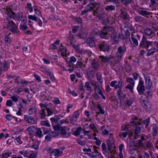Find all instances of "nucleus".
I'll return each mask as SVG.
<instances>
[{
	"mask_svg": "<svg viewBox=\"0 0 158 158\" xmlns=\"http://www.w3.org/2000/svg\"><path fill=\"white\" fill-rule=\"evenodd\" d=\"M89 4H88L86 6L90 8V10H92L94 8L98 7L100 5V3L99 1L95 2V0H89Z\"/></svg>",
	"mask_w": 158,
	"mask_h": 158,
	"instance_id": "obj_14",
	"label": "nucleus"
},
{
	"mask_svg": "<svg viewBox=\"0 0 158 158\" xmlns=\"http://www.w3.org/2000/svg\"><path fill=\"white\" fill-rule=\"evenodd\" d=\"M145 87L144 85L143 81L140 79L138 85L137 87V90L139 94L142 95L144 93Z\"/></svg>",
	"mask_w": 158,
	"mask_h": 158,
	"instance_id": "obj_13",
	"label": "nucleus"
},
{
	"mask_svg": "<svg viewBox=\"0 0 158 158\" xmlns=\"http://www.w3.org/2000/svg\"><path fill=\"white\" fill-rule=\"evenodd\" d=\"M19 97L18 96L11 95L10 98L13 101L16 103L18 101V98Z\"/></svg>",
	"mask_w": 158,
	"mask_h": 158,
	"instance_id": "obj_61",
	"label": "nucleus"
},
{
	"mask_svg": "<svg viewBox=\"0 0 158 158\" xmlns=\"http://www.w3.org/2000/svg\"><path fill=\"white\" fill-rule=\"evenodd\" d=\"M148 52L147 53V56H148L151 55H153L155 52V48H152L149 49H146Z\"/></svg>",
	"mask_w": 158,
	"mask_h": 158,
	"instance_id": "obj_35",
	"label": "nucleus"
},
{
	"mask_svg": "<svg viewBox=\"0 0 158 158\" xmlns=\"http://www.w3.org/2000/svg\"><path fill=\"white\" fill-rule=\"evenodd\" d=\"M68 58L66 60L67 63L68 64L67 65L68 67H69L71 69H68L67 71H69L70 72H72L73 71L74 69L76 68L75 64L74 62H72L71 61L68 60Z\"/></svg>",
	"mask_w": 158,
	"mask_h": 158,
	"instance_id": "obj_18",
	"label": "nucleus"
},
{
	"mask_svg": "<svg viewBox=\"0 0 158 158\" xmlns=\"http://www.w3.org/2000/svg\"><path fill=\"white\" fill-rule=\"evenodd\" d=\"M83 62H81L80 60H77L76 64L75 65L76 68L81 69L83 66Z\"/></svg>",
	"mask_w": 158,
	"mask_h": 158,
	"instance_id": "obj_39",
	"label": "nucleus"
},
{
	"mask_svg": "<svg viewBox=\"0 0 158 158\" xmlns=\"http://www.w3.org/2000/svg\"><path fill=\"white\" fill-rule=\"evenodd\" d=\"M29 114L30 115H33L36 112V110L35 107H31L28 109Z\"/></svg>",
	"mask_w": 158,
	"mask_h": 158,
	"instance_id": "obj_41",
	"label": "nucleus"
},
{
	"mask_svg": "<svg viewBox=\"0 0 158 158\" xmlns=\"http://www.w3.org/2000/svg\"><path fill=\"white\" fill-rule=\"evenodd\" d=\"M130 125L133 127H135L134 130V139H137L140 136L139 133L141 131L140 127L138 124H141V121H139L136 116H133L131 119L130 122Z\"/></svg>",
	"mask_w": 158,
	"mask_h": 158,
	"instance_id": "obj_2",
	"label": "nucleus"
},
{
	"mask_svg": "<svg viewBox=\"0 0 158 158\" xmlns=\"http://www.w3.org/2000/svg\"><path fill=\"white\" fill-rule=\"evenodd\" d=\"M15 17L16 19L17 20H20L23 17V14L22 12H19L15 14Z\"/></svg>",
	"mask_w": 158,
	"mask_h": 158,
	"instance_id": "obj_42",
	"label": "nucleus"
},
{
	"mask_svg": "<svg viewBox=\"0 0 158 158\" xmlns=\"http://www.w3.org/2000/svg\"><path fill=\"white\" fill-rule=\"evenodd\" d=\"M105 127V126L104 125H103L101 127L100 129L102 131L103 134L104 135H106L108 134L109 131L107 130L106 129H104V128Z\"/></svg>",
	"mask_w": 158,
	"mask_h": 158,
	"instance_id": "obj_55",
	"label": "nucleus"
},
{
	"mask_svg": "<svg viewBox=\"0 0 158 158\" xmlns=\"http://www.w3.org/2000/svg\"><path fill=\"white\" fill-rule=\"evenodd\" d=\"M122 84L123 82L121 80L118 81V82L116 80L112 81L110 83V85L111 87H114L115 89H118L117 90V94L118 95L119 98L123 99L126 98V95L122 92V89H121Z\"/></svg>",
	"mask_w": 158,
	"mask_h": 158,
	"instance_id": "obj_3",
	"label": "nucleus"
},
{
	"mask_svg": "<svg viewBox=\"0 0 158 158\" xmlns=\"http://www.w3.org/2000/svg\"><path fill=\"white\" fill-rule=\"evenodd\" d=\"M39 113L40 115V117L42 119H43L45 118V116L46 115V112L45 111V109L44 110V109H43L41 110L40 111Z\"/></svg>",
	"mask_w": 158,
	"mask_h": 158,
	"instance_id": "obj_50",
	"label": "nucleus"
},
{
	"mask_svg": "<svg viewBox=\"0 0 158 158\" xmlns=\"http://www.w3.org/2000/svg\"><path fill=\"white\" fill-rule=\"evenodd\" d=\"M52 126L57 124L59 118H52L50 119Z\"/></svg>",
	"mask_w": 158,
	"mask_h": 158,
	"instance_id": "obj_45",
	"label": "nucleus"
},
{
	"mask_svg": "<svg viewBox=\"0 0 158 158\" xmlns=\"http://www.w3.org/2000/svg\"><path fill=\"white\" fill-rule=\"evenodd\" d=\"M149 122V118H147L142 122V125L145 127L147 128Z\"/></svg>",
	"mask_w": 158,
	"mask_h": 158,
	"instance_id": "obj_43",
	"label": "nucleus"
},
{
	"mask_svg": "<svg viewBox=\"0 0 158 158\" xmlns=\"http://www.w3.org/2000/svg\"><path fill=\"white\" fill-rule=\"evenodd\" d=\"M146 102H144L142 104H141L143 107V108L145 110H148L150 107V105L149 103L147 101H146Z\"/></svg>",
	"mask_w": 158,
	"mask_h": 158,
	"instance_id": "obj_46",
	"label": "nucleus"
},
{
	"mask_svg": "<svg viewBox=\"0 0 158 158\" xmlns=\"http://www.w3.org/2000/svg\"><path fill=\"white\" fill-rule=\"evenodd\" d=\"M5 43L6 45L8 46L10 45L11 44L10 39L7 36H6L4 39Z\"/></svg>",
	"mask_w": 158,
	"mask_h": 158,
	"instance_id": "obj_54",
	"label": "nucleus"
},
{
	"mask_svg": "<svg viewBox=\"0 0 158 158\" xmlns=\"http://www.w3.org/2000/svg\"><path fill=\"white\" fill-rule=\"evenodd\" d=\"M134 86L131 84H128L125 87V88L129 89L131 92L133 93V89Z\"/></svg>",
	"mask_w": 158,
	"mask_h": 158,
	"instance_id": "obj_60",
	"label": "nucleus"
},
{
	"mask_svg": "<svg viewBox=\"0 0 158 158\" xmlns=\"http://www.w3.org/2000/svg\"><path fill=\"white\" fill-rule=\"evenodd\" d=\"M92 86H94V92H97V90L101 88L100 85L97 82H95V83H92Z\"/></svg>",
	"mask_w": 158,
	"mask_h": 158,
	"instance_id": "obj_36",
	"label": "nucleus"
},
{
	"mask_svg": "<svg viewBox=\"0 0 158 158\" xmlns=\"http://www.w3.org/2000/svg\"><path fill=\"white\" fill-rule=\"evenodd\" d=\"M10 68V65L6 60L2 63L0 60V76L2 74L3 72L7 71Z\"/></svg>",
	"mask_w": 158,
	"mask_h": 158,
	"instance_id": "obj_11",
	"label": "nucleus"
},
{
	"mask_svg": "<svg viewBox=\"0 0 158 158\" xmlns=\"http://www.w3.org/2000/svg\"><path fill=\"white\" fill-rule=\"evenodd\" d=\"M111 60L110 62V64L111 66H114L115 64H117L118 63V60H115L114 58H111L110 60Z\"/></svg>",
	"mask_w": 158,
	"mask_h": 158,
	"instance_id": "obj_58",
	"label": "nucleus"
},
{
	"mask_svg": "<svg viewBox=\"0 0 158 158\" xmlns=\"http://www.w3.org/2000/svg\"><path fill=\"white\" fill-rule=\"evenodd\" d=\"M36 128V127L34 126H30L27 128L26 131H28L29 133L32 134Z\"/></svg>",
	"mask_w": 158,
	"mask_h": 158,
	"instance_id": "obj_34",
	"label": "nucleus"
},
{
	"mask_svg": "<svg viewBox=\"0 0 158 158\" xmlns=\"http://www.w3.org/2000/svg\"><path fill=\"white\" fill-rule=\"evenodd\" d=\"M101 154V153L98 152V150L95 149L94 152H92L88 154V155H89L92 158H94L97 156H99Z\"/></svg>",
	"mask_w": 158,
	"mask_h": 158,
	"instance_id": "obj_26",
	"label": "nucleus"
},
{
	"mask_svg": "<svg viewBox=\"0 0 158 158\" xmlns=\"http://www.w3.org/2000/svg\"><path fill=\"white\" fill-rule=\"evenodd\" d=\"M81 129L82 128L81 127H77V129L74 133V135L76 136H79L80 134V131Z\"/></svg>",
	"mask_w": 158,
	"mask_h": 158,
	"instance_id": "obj_51",
	"label": "nucleus"
},
{
	"mask_svg": "<svg viewBox=\"0 0 158 158\" xmlns=\"http://www.w3.org/2000/svg\"><path fill=\"white\" fill-rule=\"evenodd\" d=\"M152 41L148 40L146 36L143 35L140 43L139 47L142 48L148 49L149 47L152 44Z\"/></svg>",
	"mask_w": 158,
	"mask_h": 158,
	"instance_id": "obj_7",
	"label": "nucleus"
},
{
	"mask_svg": "<svg viewBox=\"0 0 158 158\" xmlns=\"http://www.w3.org/2000/svg\"><path fill=\"white\" fill-rule=\"evenodd\" d=\"M28 17L29 19L33 20L35 22H37L38 21V18L36 17L35 15H29Z\"/></svg>",
	"mask_w": 158,
	"mask_h": 158,
	"instance_id": "obj_59",
	"label": "nucleus"
},
{
	"mask_svg": "<svg viewBox=\"0 0 158 158\" xmlns=\"http://www.w3.org/2000/svg\"><path fill=\"white\" fill-rule=\"evenodd\" d=\"M134 101L132 99H127L124 102V104L127 106H130L133 102Z\"/></svg>",
	"mask_w": 158,
	"mask_h": 158,
	"instance_id": "obj_32",
	"label": "nucleus"
},
{
	"mask_svg": "<svg viewBox=\"0 0 158 158\" xmlns=\"http://www.w3.org/2000/svg\"><path fill=\"white\" fill-rule=\"evenodd\" d=\"M110 36H111L112 40L114 41V44H118L119 41V37L117 36V33L115 32L114 28L112 27V29L109 30Z\"/></svg>",
	"mask_w": 158,
	"mask_h": 158,
	"instance_id": "obj_9",
	"label": "nucleus"
},
{
	"mask_svg": "<svg viewBox=\"0 0 158 158\" xmlns=\"http://www.w3.org/2000/svg\"><path fill=\"white\" fill-rule=\"evenodd\" d=\"M143 95L146 97V98L147 100H150L152 97V94L151 91H147L143 94Z\"/></svg>",
	"mask_w": 158,
	"mask_h": 158,
	"instance_id": "obj_27",
	"label": "nucleus"
},
{
	"mask_svg": "<svg viewBox=\"0 0 158 158\" xmlns=\"http://www.w3.org/2000/svg\"><path fill=\"white\" fill-rule=\"evenodd\" d=\"M125 68L126 69V71L127 72H130L132 71L131 66L130 64L128 63L127 62H125Z\"/></svg>",
	"mask_w": 158,
	"mask_h": 158,
	"instance_id": "obj_31",
	"label": "nucleus"
},
{
	"mask_svg": "<svg viewBox=\"0 0 158 158\" xmlns=\"http://www.w3.org/2000/svg\"><path fill=\"white\" fill-rule=\"evenodd\" d=\"M66 126L61 127L60 129V134L63 135H65L66 134L65 129L67 128Z\"/></svg>",
	"mask_w": 158,
	"mask_h": 158,
	"instance_id": "obj_44",
	"label": "nucleus"
},
{
	"mask_svg": "<svg viewBox=\"0 0 158 158\" xmlns=\"http://www.w3.org/2000/svg\"><path fill=\"white\" fill-rule=\"evenodd\" d=\"M97 93H98V94L101 95L102 98L104 99L105 100L106 99V98L105 96L104 95L102 91V88H100L99 89H98L97 90Z\"/></svg>",
	"mask_w": 158,
	"mask_h": 158,
	"instance_id": "obj_53",
	"label": "nucleus"
},
{
	"mask_svg": "<svg viewBox=\"0 0 158 158\" xmlns=\"http://www.w3.org/2000/svg\"><path fill=\"white\" fill-rule=\"evenodd\" d=\"M128 128L126 126H123L121 127V131L119 133V135L120 137H123V138H125L127 135L129 134L130 136H132L133 133L129 131L128 133Z\"/></svg>",
	"mask_w": 158,
	"mask_h": 158,
	"instance_id": "obj_8",
	"label": "nucleus"
},
{
	"mask_svg": "<svg viewBox=\"0 0 158 158\" xmlns=\"http://www.w3.org/2000/svg\"><path fill=\"white\" fill-rule=\"evenodd\" d=\"M84 87L86 88L87 90L89 91L90 93H91L92 91H93L92 88L90 86V84L89 82L87 81L85 82Z\"/></svg>",
	"mask_w": 158,
	"mask_h": 158,
	"instance_id": "obj_33",
	"label": "nucleus"
},
{
	"mask_svg": "<svg viewBox=\"0 0 158 158\" xmlns=\"http://www.w3.org/2000/svg\"><path fill=\"white\" fill-rule=\"evenodd\" d=\"M145 80L146 86L148 89H150L152 85V83L150 77L146 74H143Z\"/></svg>",
	"mask_w": 158,
	"mask_h": 158,
	"instance_id": "obj_17",
	"label": "nucleus"
},
{
	"mask_svg": "<svg viewBox=\"0 0 158 158\" xmlns=\"http://www.w3.org/2000/svg\"><path fill=\"white\" fill-rule=\"evenodd\" d=\"M23 119L26 123L30 125L35 124L37 123L34 117L29 115H24Z\"/></svg>",
	"mask_w": 158,
	"mask_h": 158,
	"instance_id": "obj_12",
	"label": "nucleus"
},
{
	"mask_svg": "<svg viewBox=\"0 0 158 158\" xmlns=\"http://www.w3.org/2000/svg\"><path fill=\"white\" fill-rule=\"evenodd\" d=\"M126 81L130 83L133 86H134L135 84V81L133 78L131 77H128L126 78Z\"/></svg>",
	"mask_w": 158,
	"mask_h": 158,
	"instance_id": "obj_40",
	"label": "nucleus"
},
{
	"mask_svg": "<svg viewBox=\"0 0 158 158\" xmlns=\"http://www.w3.org/2000/svg\"><path fill=\"white\" fill-rule=\"evenodd\" d=\"M95 40V38L89 37L87 38L85 42L90 47H94L95 45L94 41Z\"/></svg>",
	"mask_w": 158,
	"mask_h": 158,
	"instance_id": "obj_22",
	"label": "nucleus"
},
{
	"mask_svg": "<svg viewBox=\"0 0 158 158\" xmlns=\"http://www.w3.org/2000/svg\"><path fill=\"white\" fill-rule=\"evenodd\" d=\"M28 28V27L26 24H20L19 26V29L20 30L24 31Z\"/></svg>",
	"mask_w": 158,
	"mask_h": 158,
	"instance_id": "obj_47",
	"label": "nucleus"
},
{
	"mask_svg": "<svg viewBox=\"0 0 158 158\" xmlns=\"http://www.w3.org/2000/svg\"><path fill=\"white\" fill-rule=\"evenodd\" d=\"M36 130L35 136H37L39 138H41L43 136V134L41 128H36Z\"/></svg>",
	"mask_w": 158,
	"mask_h": 158,
	"instance_id": "obj_30",
	"label": "nucleus"
},
{
	"mask_svg": "<svg viewBox=\"0 0 158 158\" xmlns=\"http://www.w3.org/2000/svg\"><path fill=\"white\" fill-rule=\"evenodd\" d=\"M135 9L136 12L140 15H138L135 17L134 19L136 22H141L144 20V18L141 16L149 18L148 16L152 14V13L148 11L149 10L148 9L144 8L138 5L135 6Z\"/></svg>",
	"mask_w": 158,
	"mask_h": 158,
	"instance_id": "obj_1",
	"label": "nucleus"
},
{
	"mask_svg": "<svg viewBox=\"0 0 158 158\" xmlns=\"http://www.w3.org/2000/svg\"><path fill=\"white\" fill-rule=\"evenodd\" d=\"M99 58L102 62L106 63L109 61L111 59V57L110 56H99Z\"/></svg>",
	"mask_w": 158,
	"mask_h": 158,
	"instance_id": "obj_25",
	"label": "nucleus"
},
{
	"mask_svg": "<svg viewBox=\"0 0 158 158\" xmlns=\"http://www.w3.org/2000/svg\"><path fill=\"white\" fill-rule=\"evenodd\" d=\"M105 9L107 11H111L114 10L115 7L114 5L107 6L105 7Z\"/></svg>",
	"mask_w": 158,
	"mask_h": 158,
	"instance_id": "obj_38",
	"label": "nucleus"
},
{
	"mask_svg": "<svg viewBox=\"0 0 158 158\" xmlns=\"http://www.w3.org/2000/svg\"><path fill=\"white\" fill-rule=\"evenodd\" d=\"M112 27L109 26H105L103 27L102 31L99 32V35L100 37L105 39H108L110 36V32L109 30L112 29Z\"/></svg>",
	"mask_w": 158,
	"mask_h": 158,
	"instance_id": "obj_6",
	"label": "nucleus"
},
{
	"mask_svg": "<svg viewBox=\"0 0 158 158\" xmlns=\"http://www.w3.org/2000/svg\"><path fill=\"white\" fill-rule=\"evenodd\" d=\"M46 110L47 111L48 116L52 115L53 113V109L52 108L50 109L48 107H46Z\"/></svg>",
	"mask_w": 158,
	"mask_h": 158,
	"instance_id": "obj_57",
	"label": "nucleus"
},
{
	"mask_svg": "<svg viewBox=\"0 0 158 158\" xmlns=\"http://www.w3.org/2000/svg\"><path fill=\"white\" fill-rule=\"evenodd\" d=\"M133 0H121L122 2L125 5H127L128 4L131 3Z\"/></svg>",
	"mask_w": 158,
	"mask_h": 158,
	"instance_id": "obj_63",
	"label": "nucleus"
},
{
	"mask_svg": "<svg viewBox=\"0 0 158 158\" xmlns=\"http://www.w3.org/2000/svg\"><path fill=\"white\" fill-rule=\"evenodd\" d=\"M127 51V47L125 44L119 46L117 48V51L116 53L115 57L118 60H121L124 53Z\"/></svg>",
	"mask_w": 158,
	"mask_h": 158,
	"instance_id": "obj_5",
	"label": "nucleus"
},
{
	"mask_svg": "<svg viewBox=\"0 0 158 158\" xmlns=\"http://www.w3.org/2000/svg\"><path fill=\"white\" fill-rule=\"evenodd\" d=\"M96 8H97L96 9L97 11V15L98 16L99 18L101 17L103 15L105 14V8H102L100 5L98 7H96Z\"/></svg>",
	"mask_w": 158,
	"mask_h": 158,
	"instance_id": "obj_20",
	"label": "nucleus"
},
{
	"mask_svg": "<svg viewBox=\"0 0 158 158\" xmlns=\"http://www.w3.org/2000/svg\"><path fill=\"white\" fill-rule=\"evenodd\" d=\"M5 10V13L7 16L10 18L14 19L15 13H14L10 8H4Z\"/></svg>",
	"mask_w": 158,
	"mask_h": 158,
	"instance_id": "obj_16",
	"label": "nucleus"
},
{
	"mask_svg": "<svg viewBox=\"0 0 158 158\" xmlns=\"http://www.w3.org/2000/svg\"><path fill=\"white\" fill-rule=\"evenodd\" d=\"M138 148L137 145L133 143H131L129 145V152L131 154H133L134 153V151L137 150Z\"/></svg>",
	"mask_w": 158,
	"mask_h": 158,
	"instance_id": "obj_19",
	"label": "nucleus"
},
{
	"mask_svg": "<svg viewBox=\"0 0 158 158\" xmlns=\"http://www.w3.org/2000/svg\"><path fill=\"white\" fill-rule=\"evenodd\" d=\"M11 152H8L2 153L0 155V157L1 158H8L10 156L11 154Z\"/></svg>",
	"mask_w": 158,
	"mask_h": 158,
	"instance_id": "obj_37",
	"label": "nucleus"
},
{
	"mask_svg": "<svg viewBox=\"0 0 158 158\" xmlns=\"http://www.w3.org/2000/svg\"><path fill=\"white\" fill-rule=\"evenodd\" d=\"M92 65L95 70H98L99 68V65L98 63L95 59L91 61Z\"/></svg>",
	"mask_w": 158,
	"mask_h": 158,
	"instance_id": "obj_28",
	"label": "nucleus"
},
{
	"mask_svg": "<svg viewBox=\"0 0 158 158\" xmlns=\"http://www.w3.org/2000/svg\"><path fill=\"white\" fill-rule=\"evenodd\" d=\"M96 77L98 81L100 82L101 84H102L103 82V81L102 80L103 79L102 78V74L100 73H97L96 74Z\"/></svg>",
	"mask_w": 158,
	"mask_h": 158,
	"instance_id": "obj_52",
	"label": "nucleus"
},
{
	"mask_svg": "<svg viewBox=\"0 0 158 158\" xmlns=\"http://www.w3.org/2000/svg\"><path fill=\"white\" fill-rule=\"evenodd\" d=\"M29 83H30V82L22 79L21 81L20 84H21L22 85V86L23 87L28 85Z\"/></svg>",
	"mask_w": 158,
	"mask_h": 158,
	"instance_id": "obj_64",
	"label": "nucleus"
},
{
	"mask_svg": "<svg viewBox=\"0 0 158 158\" xmlns=\"http://www.w3.org/2000/svg\"><path fill=\"white\" fill-rule=\"evenodd\" d=\"M7 26L9 30L14 34L16 35L19 34V31L18 29V26L13 21L10 19L8 20Z\"/></svg>",
	"mask_w": 158,
	"mask_h": 158,
	"instance_id": "obj_4",
	"label": "nucleus"
},
{
	"mask_svg": "<svg viewBox=\"0 0 158 158\" xmlns=\"http://www.w3.org/2000/svg\"><path fill=\"white\" fill-rule=\"evenodd\" d=\"M47 150L49 153H54V156L56 157L60 156L63 153V152L57 149L48 148Z\"/></svg>",
	"mask_w": 158,
	"mask_h": 158,
	"instance_id": "obj_15",
	"label": "nucleus"
},
{
	"mask_svg": "<svg viewBox=\"0 0 158 158\" xmlns=\"http://www.w3.org/2000/svg\"><path fill=\"white\" fill-rule=\"evenodd\" d=\"M144 32L146 35L151 36L153 33L152 29L149 28H147L144 30Z\"/></svg>",
	"mask_w": 158,
	"mask_h": 158,
	"instance_id": "obj_29",
	"label": "nucleus"
},
{
	"mask_svg": "<svg viewBox=\"0 0 158 158\" xmlns=\"http://www.w3.org/2000/svg\"><path fill=\"white\" fill-rule=\"evenodd\" d=\"M120 16L124 20L127 19L128 18V15L125 8L120 10Z\"/></svg>",
	"mask_w": 158,
	"mask_h": 158,
	"instance_id": "obj_21",
	"label": "nucleus"
},
{
	"mask_svg": "<svg viewBox=\"0 0 158 158\" xmlns=\"http://www.w3.org/2000/svg\"><path fill=\"white\" fill-rule=\"evenodd\" d=\"M139 158H149V156L148 153L144 152L142 154L139 155Z\"/></svg>",
	"mask_w": 158,
	"mask_h": 158,
	"instance_id": "obj_49",
	"label": "nucleus"
},
{
	"mask_svg": "<svg viewBox=\"0 0 158 158\" xmlns=\"http://www.w3.org/2000/svg\"><path fill=\"white\" fill-rule=\"evenodd\" d=\"M98 48L100 51L108 52L110 49L109 46L105 42H100L98 44Z\"/></svg>",
	"mask_w": 158,
	"mask_h": 158,
	"instance_id": "obj_10",
	"label": "nucleus"
},
{
	"mask_svg": "<svg viewBox=\"0 0 158 158\" xmlns=\"http://www.w3.org/2000/svg\"><path fill=\"white\" fill-rule=\"evenodd\" d=\"M158 130V126L156 125H154L153 127V135L155 136L157 133V131Z\"/></svg>",
	"mask_w": 158,
	"mask_h": 158,
	"instance_id": "obj_48",
	"label": "nucleus"
},
{
	"mask_svg": "<svg viewBox=\"0 0 158 158\" xmlns=\"http://www.w3.org/2000/svg\"><path fill=\"white\" fill-rule=\"evenodd\" d=\"M60 50L62 52V55L63 56L67 57V55L69 54V52L66 50L65 47L62 45L60 47Z\"/></svg>",
	"mask_w": 158,
	"mask_h": 158,
	"instance_id": "obj_24",
	"label": "nucleus"
},
{
	"mask_svg": "<svg viewBox=\"0 0 158 158\" xmlns=\"http://www.w3.org/2000/svg\"><path fill=\"white\" fill-rule=\"evenodd\" d=\"M41 71L43 73H47L48 75L51 72L49 69L44 67L41 68Z\"/></svg>",
	"mask_w": 158,
	"mask_h": 158,
	"instance_id": "obj_62",
	"label": "nucleus"
},
{
	"mask_svg": "<svg viewBox=\"0 0 158 158\" xmlns=\"http://www.w3.org/2000/svg\"><path fill=\"white\" fill-rule=\"evenodd\" d=\"M29 152L27 151H20L19 152V154L23 155L24 157H27Z\"/></svg>",
	"mask_w": 158,
	"mask_h": 158,
	"instance_id": "obj_56",
	"label": "nucleus"
},
{
	"mask_svg": "<svg viewBox=\"0 0 158 158\" xmlns=\"http://www.w3.org/2000/svg\"><path fill=\"white\" fill-rule=\"evenodd\" d=\"M114 140L113 138L110 137L107 140V145L108 146V148L109 150L111 149L112 145L114 144Z\"/></svg>",
	"mask_w": 158,
	"mask_h": 158,
	"instance_id": "obj_23",
	"label": "nucleus"
}]
</instances>
